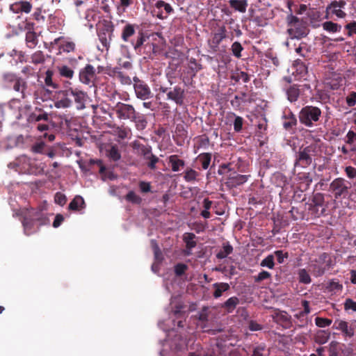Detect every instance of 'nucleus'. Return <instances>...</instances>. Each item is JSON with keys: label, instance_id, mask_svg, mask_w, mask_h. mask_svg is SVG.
I'll return each mask as SVG.
<instances>
[{"label": "nucleus", "instance_id": "nucleus-61", "mask_svg": "<svg viewBox=\"0 0 356 356\" xmlns=\"http://www.w3.org/2000/svg\"><path fill=\"white\" fill-rule=\"evenodd\" d=\"M344 309L356 312V302L351 298H347L344 302Z\"/></svg>", "mask_w": 356, "mask_h": 356}, {"label": "nucleus", "instance_id": "nucleus-49", "mask_svg": "<svg viewBox=\"0 0 356 356\" xmlns=\"http://www.w3.org/2000/svg\"><path fill=\"white\" fill-rule=\"evenodd\" d=\"M231 79L235 81L236 82L242 80L244 83H248L250 81V76L248 73L245 72H238L231 75Z\"/></svg>", "mask_w": 356, "mask_h": 356}, {"label": "nucleus", "instance_id": "nucleus-34", "mask_svg": "<svg viewBox=\"0 0 356 356\" xmlns=\"http://www.w3.org/2000/svg\"><path fill=\"white\" fill-rule=\"evenodd\" d=\"M212 154L211 153H202L198 155L197 159L201 163L202 168L207 170L211 163Z\"/></svg>", "mask_w": 356, "mask_h": 356}, {"label": "nucleus", "instance_id": "nucleus-50", "mask_svg": "<svg viewBox=\"0 0 356 356\" xmlns=\"http://www.w3.org/2000/svg\"><path fill=\"white\" fill-rule=\"evenodd\" d=\"M326 289L330 292H338L343 289V285L339 282H336L334 280L330 281L327 285Z\"/></svg>", "mask_w": 356, "mask_h": 356}, {"label": "nucleus", "instance_id": "nucleus-15", "mask_svg": "<svg viewBox=\"0 0 356 356\" xmlns=\"http://www.w3.org/2000/svg\"><path fill=\"white\" fill-rule=\"evenodd\" d=\"M305 89H310V86L309 84H304V85L293 84V85H291L286 90V95L287 96V99L291 103L297 102L300 95L301 91L304 90Z\"/></svg>", "mask_w": 356, "mask_h": 356}, {"label": "nucleus", "instance_id": "nucleus-54", "mask_svg": "<svg viewBox=\"0 0 356 356\" xmlns=\"http://www.w3.org/2000/svg\"><path fill=\"white\" fill-rule=\"evenodd\" d=\"M261 266L263 267H268L270 269H273L275 266L273 255H268L261 261Z\"/></svg>", "mask_w": 356, "mask_h": 356}, {"label": "nucleus", "instance_id": "nucleus-41", "mask_svg": "<svg viewBox=\"0 0 356 356\" xmlns=\"http://www.w3.org/2000/svg\"><path fill=\"white\" fill-rule=\"evenodd\" d=\"M54 72L51 70H47L45 72L44 83L47 86L53 89L58 88V84L53 81Z\"/></svg>", "mask_w": 356, "mask_h": 356}, {"label": "nucleus", "instance_id": "nucleus-64", "mask_svg": "<svg viewBox=\"0 0 356 356\" xmlns=\"http://www.w3.org/2000/svg\"><path fill=\"white\" fill-rule=\"evenodd\" d=\"M243 124V119L242 117L236 116L234 122V129L236 132H240Z\"/></svg>", "mask_w": 356, "mask_h": 356}, {"label": "nucleus", "instance_id": "nucleus-36", "mask_svg": "<svg viewBox=\"0 0 356 356\" xmlns=\"http://www.w3.org/2000/svg\"><path fill=\"white\" fill-rule=\"evenodd\" d=\"M200 173L191 168H187L184 172V179L186 182H193L197 180Z\"/></svg>", "mask_w": 356, "mask_h": 356}, {"label": "nucleus", "instance_id": "nucleus-60", "mask_svg": "<svg viewBox=\"0 0 356 356\" xmlns=\"http://www.w3.org/2000/svg\"><path fill=\"white\" fill-rule=\"evenodd\" d=\"M345 29L348 30L347 35L349 37L353 36L354 34H356V22L353 21L345 26Z\"/></svg>", "mask_w": 356, "mask_h": 356}, {"label": "nucleus", "instance_id": "nucleus-28", "mask_svg": "<svg viewBox=\"0 0 356 356\" xmlns=\"http://www.w3.org/2000/svg\"><path fill=\"white\" fill-rule=\"evenodd\" d=\"M330 337V333L327 330H320L314 337L315 342L318 344H324L327 343Z\"/></svg>", "mask_w": 356, "mask_h": 356}, {"label": "nucleus", "instance_id": "nucleus-13", "mask_svg": "<svg viewBox=\"0 0 356 356\" xmlns=\"http://www.w3.org/2000/svg\"><path fill=\"white\" fill-rule=\"evenodd\" d=\"M173 11L174 10L170 3L159 0L156 2L153 12L159 19H166Z\"/></svg>", "mask_w": 356, "mask_h": 356}, {"label": "nucleus", "instance_id": "nucleus-53", "mask_svg": "<svg viewBox=\"0 0 356 356\" xmlns=\"http://www.w3.org/2000/svg\"><path fill=\"white\" fill-rule=\"evenodd\" d=\"M188 269V266L183 263H179L175 266V274L177 277L182 276Z\"/></svg>", "mask_w": 356, "mask_h": 356}, {"label": "nucleus", "instance_id": "nucleus-39", "mask_svg": "<svg viewBox=\"0 0 356 356\" xmlns=\"http://www.w3.org/2000/svg\"><path fill=\"white\" fill-rule=\"evenodd\" d=\"M31 63L34 65L44 64L46 60V56L40 51H36L31 56Z\"/></svg>", "mask_w": 356, "mask_h": 356}, {"label": "nucleus", "instance_id": "nucleus-52", "mask_svg": "<svg viewBox=\"0 0 356 356\" xmlns=\"http://www.w3.org/2000/svg\"><path fill=\"white\" fill-rule=\"evenodd\" d=\"M266 346L264 343H260L253 348L252 356H265Z\"/></svg>", "mask_w": 356, "mask_h": 356}, {"label": "nucleus", "instance_id": "nucleus-57", "mask_svg": "<svg viewBox=\"0 0 356 356\" xmlns=\"http://www.w3.org/2000/svg\"><path fill=\"white\" fill-rule=\"evenodd\" d=\"M54 201L57 204L63 206L67 202V197L63 193L57 192L54 196Z\"/></svg>", "mask_w": 356, "mask_h": 356}, {"label": "nucleus", "instance_id": "nucleus-29", "mask_svg": "<svg viewBox=\"0 0 356 356\" xmlns=\"http://www.w3.org/2000/svg\"><path fill=\"white\" fill-rule=\"evenodd\" d=\"M25 40L27 47L30 49L35 48L38 43L37 34L34 31L26 32Z\"/></svg>", "mask_w": 356, "mask_h": 356}, {"label": "nucleus", "instance_id": "nucleus-33", "mask_svg": "<svg viewBox=\"0 0 356 356\" xmlns=\"http://www.w3.org/2000/svg\"><path fill=\"white\" fill-rule=\"evenodd\" d=\"M323 29L330 33H337L341 30V26L332 21H326L322 24Z\"/></svg>", "mask_w": 356, "mask_h": 356}, {"label": "nucleus", "instance_id": "nucleus-30", "mask_svg": "<svg viewBox=\"0 0 356 356\" xmlns=\"http://www.w3.org/2000/svg\"><path fill=\"white\" fill-rule=\"evenodd\" d=\"M248 95L245 92H241L239 95H235L233 99L231 100V105L236 109L240 108L242 103H246Z\"/></svg>", "mask_w": 356, "mask_h": 356}, {"label": "nucleus", "instance_id": "nucleus-63", "mask_svg": "<svg viewBox=\"0 0 356 356\" xmlns=\"http://www.w3.org/2000/svg\"><path fill=\"white\" fill-rule=\"evenodd\" d=\"M138 186L141 193H146L151 191L152 186L150 182L140 181Z\"/></svg>", "mask_w": 356, "mask_h": 356}, {"label": "nucleus", "instance_id": "nucleus-10", "mask_svg": "<svg viewBox=\"0 0 356 356\" xmlns=\"http://www.w3.org/2000/svg\"><path fill=\"white\" fill-rule=\"evenodd\" d=\"M159 91L162 93H166L168 99L175 102L177 105H183L185 91L182 87L176 86L172 89H169L167 87L161 86Z\"/></svg>", "mask_w": 356, "mask_h": 356}, {"label": "nucleus", "instance_id": "nucleus-9", "mask_svg": "<svg viewBox=\"0 0 356 356\" xmlns=\"http://www.w3.org/2000/svg\"><path fill=\"white\" fill-rule=\"evenodd\" d=\"M134 89L138 99L145 101L153 97V93L148 84L138 76L133 78Z\"/></svg>", "mask_w": 356, "mask_h": 356}, {"label": "nucleus", "instance_id": "nucleus-12", "mask_svg": "<svg viewBox=\"0 0 356 356\" xmlns=\"http://www.w3.org/2000/svg\"><path fill=\"white\" fill-rule=\"evenodd\" d=\"M79 80L86 85H93L96 80V70L95 67L87 64L84 67L81 69L79 72Z\"/></svg>", "mask_w": 356, "mask_h": 356}, {"label": "nucleus", "instance_id": "nucleus-55", "mask_svg": "<svg viewBox=\"0 0 356 356\" xmlns=\"http://www.w3.org/2000/svg\"><path fill=\"white\" fill-rule=\"evenodd\" d=\"M332 320L326 318L316 317L315 318V323L319 327H325L331 325Z\"/></svg>", "mask_w": 356, "mask_h": 356}, {"label": "nucleus", "instance_id": "nucleus-25", "mask_svg": "<svg viewBox=\"0 0 356 356\" xmlns=\"http://www.w3.org/2000/svg\"><path fill=\"white\" fill-rule=\"evenodd\" d=\"M84 207L85 202L83 198L80 195H76L69 204L68 209L69 210L76 211H80Z\"/></svg>", "mask_w": 356, "mask_h": 356}, {"label": "nucleus", "instance_id": "nucleus-46", "mask_svg": "<svg viewBox=\"0 0 356 356\" xmlns=\"http://www.w3.org/2000/svg\"><path fill=\"white\" fill-rule=\"evenodd\" d=\"M115 76L123 85H131L132 83L131 77L124 72H115Z\"/></svg>", "mask_w": 356, "mask_h": 356}, {"label": "nucleus", "instance_id": "nucleus-56", "mask_svg": "<svg viewBox=\"0 0 356 356\" xmlns=\"http://www.w3.org/2000/svg\"><path fill=\"white\" fill-rule=\"evenodd\" d=\"M296 52L302 57H307V54L309 53L307 44L305 42H301L300 46L296 49Z\"/></svg>", "mask_w": 356, "mask_h": 356}, {"label": "nucleus", "instance_id": "nucleus-59", "mask_svg": "<svg viewBox=\"0 0 356 356\" xmlns=\"http://www.w3.org/2000/svg\"><path fill=\"white\" fill-rule=\"evenodd\" d=\"M271 275L270 273L266 270L261 271L257 276L254 277L255 282H260L264 280L270 278Z\"/></svg>", "mask_w": 356, "mask_h": 356}, {"label": "nucleus", "instance_id": "nucleus-8", "mask_svg": "<svg viewBox=\"0 0 356 356\" xmlns=\"http://www.w3.org/2000/svg\"><path fill=\"white\" fill-rule=\"evenodd\" d=\"M346 5L345 0L332 1L326 7L325 17L329 19L335 16L339 19H344L347 15L343 10Z\"/></svg>", "mask_w": 356, "mask_h": 356}, {"label": "nucleus", "instance_id": "nucleus-16", "mask_svg": "<svg viewBox=\"0 0 356 356\" xmlns=\"http://www.w3.org/2000/svg\"><path fill=\"white\" fill-rule=\"evenodd\" d=\"M330 189L334 192V197L339 199L348 193V187L345 184L343 179L337 178L331 182Z\"/></svg>", "mask_w": 356, "mask_h": 356}, {"label": "nucleus", "instance_id": "nucleus-47", "mask_svg": "<svg viewBox=\"0 0 356 356\" xmlns=\"http://www.w3.org/2000/svg\"><path fill=\"white\" fill-rule=\"evenodd\" d=\"M107 155L113 161H118L121 159V154L117 145H112Z\"/></svg>", "mask_w": 356, "mask_h": 356}, {"label": "nucleus", "instance_id": "nucleus-38", "mask_svg": "<svg viewBox=\"0 0 356 356\" xmlns=\"http://www.w3.org/2000/svg\"><path fill=\"white\" fill-rule=\"evenodd\" d=\"M195 235L193 233H185L184 234L183 240L186 243V248L188 250L194 248L197 243L194 241Z\"/></svg>", "mask_w": 356, "mask_h": 356}, {"label": "nucleus", "instance_id": "nucleus-5", "mask_svg": "<svg viewBox=\"0 0 356 356\" xmlns=\"http://www.w3.org/2000/svg\"><path fill=\"white\" fill-rule=\"evenodd\" d=\"M321 115V110L318 107L306 106L300 111L298 118L301 124L307 127H312L320 120Z\"/></svg>", "mask_w": 356, "mask_h": 356}, {"label": "nucleus", "instance_id": "nucleus-11", "mask_svg": "<svg viewBox=\"0 0 356 356\" xmlns=\"http://www.w3.org/2000/svg\"><path fill=\"white\" fill-rule=\"evenodd\" d=\"M227 37V29L225 26H220L217 31L212 34L211 38L209 40L208 43L213 52H217L219 50V45L221 42Z\"/></svg>", "mask_w": 356, "mask_h": 356}, {"label": "nucleus", "instance_id": "nucleus-27", "mask_svg": "<svg viewBox=\"0 0 356 356\" xmlns=\"http://www.w3.org/2000/svg\"><path fill=\"white\" fill-rule=\"evenodd\" d=\"M240 303L239 298L236 296H232L228 298L222 305V307L228 312L232 313Z\"/></svg>", "mask_w": 356, "mask_h": 356}, {"label": "nucleus", "instance_id": "nucleus-62", "mask_svg": "<svg viewBox=\"0 0 356 356\" xmlns=\"http://www.w3.org/2000/svg\"><path fill=\"white\" fill-rule=\"evenodd\" d=\"M54 104L57 108H68L71 104V101L67 98H65L56 102Z\"/></svg>", "mask_w": 356, "mask_h": 356}, {"label": "nucleus", "instance_id": "nucleus-17", "mask_svg": "<svg viewBox=\"0 0 356 356\" xmlns=\"http://www.w3.org/2000/svg\"><path fill=\"white\" fill-rule=\"evenodd\" d=\"M67 94H70L73 97L78 109H83L86 108L85 104L88 99V95L86 92L78 89H70L67 90Z\"/></svg>", "mask_w": 356, "mask_h": 356}, {"label": "nucleus", "instance_id": "nucleus-45", "mask_svg": "<svg viewBox=\"0 0 356 356\" xmlns=\"http://www.w3.org/2000/svg\"><path fill=\"white\" fill-rule=\"evenodd\" d=\"M298 275L300 283L308 284L312 282L311 277L305 268L300 269L298 272Z\"/></svg>", "mask_w": 356, "mask_h": 356}, {"label": "nucleus", "instance_id": "nucleus-2", "mask_svg": "<svg viewBox=\"0 0 356 356\" xmlns=\"http://www.w3.org/2000/svg\"><path fill=\"white\" fill-rule=\"evenodd\" d=\"M112 111L120 120H130L136 124L138 129H144L147 125V121L143 115L138 113L133 105L122 102H118Z\"/></svg>", "mask_w": 356, "mask_h": 356}, {"label": "nucleus", "instance_id": "nucleus-22", "mask_svg": "<svg viewBox=\"0 0 356 356\" xmlns=\"http://www.w3.org/2000/svg\"><path fill=\"white\" fill-rule=\"evenodd\" d=\"M212 289H213V296L217 299L221 297L223 293L229 291L230 286L226 282H216L212 284Z\"/></svg>", "mask_w": 356, "mask_h": 356}, {"label": "nucleus", "instance_id": "nucleus-1", "mask_svg": "<svg viewBox=\"0 0 356 356\" xmlns=\"http://www.w3.org/2000/svg\"><path fill=\"white\" fill-rule=\"evenodd\" d=\"M24 233L30 236L36 233L41 226L49 224L47 214L41 209H33L27 210L22 220Z\"/></svg>", "mask_w": 356, "mask_h": 356}, {"label": "nucleus", "instance_id": "nucleus-6", "mask_svg": "<svg viewBox=\"0 0 356 356\" xmlns=\"http://www.w3.org/2000/svg\"><path fill=\"white\" fill-rule=\"evenodd\" d=\"M316 147L309 145L304 148H300L296 156L294 162L295 167L307 168L312 163V157L315 156Z\"/></svg>", "mask_w": 356, "mask_h": 356}, {"label": "nucleus", "instance_id": "nucleus-35", "mask_svg": "<svg viewBox=\"0 0 356 356\" xmlns=\"http://www.w3.org/2000/svg\"><path fill=\"white\" fill-rule=\"evenodd\" d=\"M315 264L325 266L327 268H330L332 266V260L330 255L323 252L319 254L318 257L314 260Z\"/></svg>", "mask_w": 356, "mask_h": 356}, {"label": "nucleus", "instance_id": "nucleus-21", "mask_svg": "<svg viewBox=\"0 0 356 356\" xmlns=\"http://www.w3.org/2000/svg\"><path fill=\"white\" fill-rule=\"evenodd\" d=\"M333 328L342 332L343 335L348 337H352L355 334L354 328L348 326V322L342 320H337L334 321Z\"/></svg>", "mask_w": 356, "mask_h": 356}, {"label": "nucleus", "instance_id": "nucleus-26", "mask_svg": "<svg viewBox=\"0 0 356 356\" xmlns=\"http://www.w3.org/2000/svg\"><path fill=\"white\" fill-rule=\"evenodd\" d=\"M229 4L231 8L242 13L246 12L248 6L247 0H229Z\"/></svg>", "mask_w": 356, "mask_h": 356}, {"label": "nucleus", "instance_id": "nucleus-51", "mask_svg": "<svg viewBox=\"0 0 356 356\" xmlns=\"http://www.w3.org/2000/svg\"><path fill=\"white\" fill-rule=\"evenodd\" d=\"M312 268L314 275L316 277H321L324 275L326 270H327L330 268H327L325 266L314 264L312 265Z\"/></svg>", "mask_w": 356, "mask_h": 356}, {"label": "nucleus", "instance_id": "nucleus-14", "mask_svg": "<svg viewBox=\"0 0 356 356\" xmlns=\"http://www.w3.org/2000/svg\"><path fill=\"white\" fill-rule=\"evenodd\" d=\"M114 28L113 25L106 24L98 32L99 40L106 49L110 47L113 35Z\"/></svg>", "mask_w": 356, "mask_h": 356}, {"label": "nucleus", "instance_id": "nucleus-40", "mask_svg": "<svg viewBox=\"0 0 356 356\" xmlns=\"http://www.w3.org/2000/svg\"><path fill=\"white\" fill-rule=\"evenodd\" d=\"M324 203V197L321 193H316L314 195L312 202L309 204V209L313 210L317 207H322Z\"/></svg>", "mask_w": 356, "mask_h": 356}, {"label": "nucleus", "instance_id": "nucleus-48", "mask_svg": "<svg viewBox=\"0 0 356 356\" xmlns=\"http://www.w3.org/2000/svg\"><path fill=\"white\" fill-rule=\"evenodd\" d=\"M244 48L241 45V44L239 42H234L232 43L231 46V51L234 56H235L236 58H241V52L243 51Z\"/></svg>", "mask_w": 356, "mask_h": 356}, {"label": "nucleus", "instance_id": "nucleus-37", "mask_svg": "<svg viewBox=\"0 0 356 356\" xmlns=\"http://www.w3.org/2000/svg\"><path fill=\"white\" fill-rule=\"evenodd\" d=\"M47 147V145L46 143L43 141H38L35 143L31 146V152L34 154H46V149Z\"/></svg>", "mask_w": 356, "mask_h": 356}, {"label": "nucleus", "instance_id": "nucleus-58", "mask_svg": "<svg viewBox=\"0 0 356 356\" xmlns=\"http://www.w3.org/2000/svg\"><path fill=\"white\" fill-rule=\"evenodd\" d=\"M346 102L349 107L356 105V92H350L346 98Z\"/></svg>", "mask_w": 356, "mask_h": 356}, {"label": "nucleus", "instance_id": "nucleus-44", "mask_svg": "<svg viewBox=\"0 0 356 356\" xmlns=\"http://www.w3.org/2000/svg\"><path fill=\"white\" fill-rule=\"evenodd\" d=\"M125 200L134 204H140L143 199L137 195L134 191H130L124 197Z\"/></svg>", "mask_w": 356, "mask_h": 356}, {"label": "nucleus", "instance_id": "nucleus-42", "mask_svg": "<svg viewBox=\"0 0 356 356\" xmlns=\"http://www.w3.org/2000/svg\"><path fill=\"white\" fill-rule=\"evenodd\" d=\"M76 49V44L72 41L63 40V43L59 45V49L65 53L74 52Z\"/></svg>", "mask_w": 356, "mask_h": 356}, {"label": "nucleus", "instance_id": "nucleus-43", "mask_svg": "<svg viewBox=\"0 0 356 356\" xmlns=\"http://www.w3.org/2000/svg\"><path fill=\"white\" fill-rule=\"evenodd\" d=\"M57 70L62 77L70 79L74 76V71L67 65L58 66Z\"/></svg>", "mask_w": 356, "mask_h": 356}, {"label": "nucleus", "instance_id": "nucleus-3", "mask_svg": "<svg viewBox=\"0 0 356 356\" xmlns=\"http://www.w3.org/2000/svg\"><path fill=\"white\" fill-rule=\"evenodd\" d=\"M287 33L292 40H300L305 38L309 33L307 23L298 17L289 15L286 17Z\"/></svg>", "mask_w": 356, "mask_h": 356}, {"label": "nucleus", "instance_id": "nucleus-32", "mask_svg": "<svg viewBox=\"0 0 356 356\" xmlns=\"http://www.w3.org/2000/svg\"><path fill=\"white\" fill-rule=\"evenodd\" d=\"M27 88L26 81L21 77H19L17 80L13 83V89L18 92L22 94V97H25L24 91Z\"/></svg>", "mask_w": 356, "mask_h": 356}, {"label": "nucleus", "instance_id": "nucleus-20", "mask_svg": "<svg viewBox=\"0 0 356 356\" xmlns=\"http://www.w3.org/2000/svg\"><path fill=\"white\" fill-rule=\"evenodd\" d=\"M49 119V113L42 108L36 107L35 110L29 115L27 121L29 123H35L40 121L48 122Z\"/></svg>", "mask_w": 356, "mask_h": 356}, {"label": "nucleus", "instance_id": "nucleus-4", "mask_svg": "<svg viewBox=\"0 0 356 356\" xmlns=\"http://www.w3.org/2000/svg\"><path fill=\"white\" fill-rule=\"evenodd\" d=\"M138 25L134 24H127L122 29L121 38L125 42H130L134 50L139 53L142 45L146 40V37L143 31L137 33L136 38L131 39L136 34V28H138Z\"/></svg>", "mask_w": 356, "mask_h": 356}, {"label": "nucleus", "instance_id": "nucleus-24", "mask_svg": "<svg viewBox=\"0 0 356 356\" xmlns=\"http://www.w3.org/2000/svg\"><path fill=\"white\" fill-rule=\"evenodd\" d=\"M169 163L171 165L172 170L173 172H178L184 168L185 162L184 160L180 159L176 154L169 156Z\"/></svg>", "mask_w": 356, "mask_h": 356}, {"label": "nucleus", "instance_id": "nucleus-19", "mask_svg": "<svg viewBox=\"0 0 356 356\" xmlns=\"http://www.w3.org/2000/svg\"><path fill=\"white\" fill-rule=\"evenodd\" d=\"M32 4L27 1H19L10 5V10L15 14H29L32 10Z\"/></svg>", "mask_w": 356, "mask_h": 356}, {"label": "nucleus", "instance_id": "nucleus-31", "mask_svg": "<svg viewBox=\"0 0 356 356\" xmlns=\"http://www.w3.org/2000/svg\"><path fill=\"white\" fill-rule=\"evenodd\" d=\"M233 252V247L229 244V242L224 243L222 248L216 254V257L219 259H222L227 257L228 255L232 254Z\"/></svg>", "mask_w": 356, "mask_h": 356}, {"label": "nucleus", "instance_id": "nucleus-7", "mask_svg": "<svg viewBox=\"0 0 356 356\" xmlns=\"http://www.w3.org/2000/svg\"><path fill=\"white\" fill-rule=\"evenodd\" d=\"M134 148L138 149L139 155L147 161L146 164L149 169L156 170V165L159 161V158L152 153L151 146L135 142Z\"/></svg>", "mask_w": 356, "mask_h": 356}, {"label": "nucleus", "instance_id": "nucleus-18", "mask_svg": "<svg viewBox=\"0 0 356 356\" xmlns=\"http://www.w3.org/2000/svg\"><path fill=\"white\" fill-rule=\"evenodd\" d=\"M250 177V175H240L234 172L229 175L225 184L229 188H236L245 183Z\"/></svg>", "mask_w": 356, "mask_h": 356}, {"label": "nucleus", "instance_id": "nucleus-23", "mask_svg": "<svg viewBox=\"0 0 356 356\" xmlns=\"http://www.w3.org/2000/svg\"><path fill=\"white\" fill-rule=\"evenodd\" d=\"M298 121L296 115L291 112L289 111V113L286 115H283V127L286 131H291L292 130L296 125H297Z\"/></svg>", "mask_w": 356, "mask_h": 356}]
</instances>
